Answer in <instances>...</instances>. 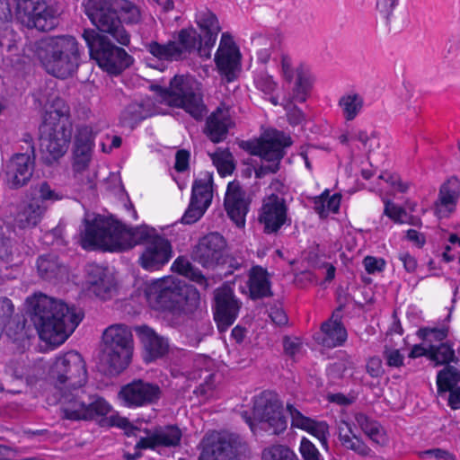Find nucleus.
Segmentation results:
<instances>
[{
    "label": "nucleus",
    "instance_id": "obj_1",
    "mask_svg": "<svg viewBox=\"0 0 460 460\" xmlns=\"http://www.w3.org/2000/svg\"><path fill=\"white\" fill-rule=\"evenodd\" d=\"M84 230L80 234L81 246L85 250L124 251L137 244L145 249L139 264L147 270H156L172 257L171 243L147 226L127 228L119 221L101 216L92 221L84 219Z\"/></svg>",
    "mask_w": 460,
    "mask_h": 460
},
{
    "label": "nucleus",
    "instance_id": "obj_2",
    "mask_svg": "<svg viewBox=\"0 0 460 460\" xmlns=\"http://www.w3.org/2000/svg\"><path fill=\"white\" fill-rule=\"evenodd\" d=\"M85 12L94 29H84L82 34L90 58L111 75H119L134 62V58L122 47L131 40L129 31L113 9V0H88Z\"/></svg>",
    "mask_w": 460,
    "mask_h": 460
},
{
    "label": "nucleus",
    "instance_id": "obj_3",
    "mask_svg": "<svg viewBox=\"0 0 460 460\" xmlns=\"http://www.w3.org/2000/svg\"><path fill=\"white\" fill-rule=\"evenodd\" d=\"M50 376L61 391L60 401L64 418L71 420H89L106 416L110 404L102 397L92 394L83 388L87 380L85 363L76 351L58 357Z\"/></svg>",
    "mask_w": 460,
    "mask_h": 460
},
{
    "label": "nucleus",
    "instance_id": "obj_4",
    "mask_svg": "<svg viewBox=\"0 0 460 460\" xmlns=\"http://www.w3.org/2000/svg\"><path fill=\"white\" fill-rule=\"evenodd\" d=\"M27 301L31 307V321L40 339L49 343H63L83 319L81 311L46 295H35Z\"/></svg>",
    "mask_w": 460,
    "mask_h": 460
},
{
    "label": "nucleus",
    "instance_id": "obj_5",
    "mask_svg": "<svg viewBox=\"0 0 460 460\" xmlns=\"http://www.w3.org/2000/svg\"><path fill=\"white\" fill-rule=\"evenodd\" d=\"M145 296L152 309L168 311L178 316L194 314L200 303L196 288L170 279L150 283L145 289Z\"/></svg>",
    "mask_w": 460,
    "mask_h": 460
},
{
    "label": "nucleus",
    "instance_id": "obj_6",
    "mask_svg": "<svg viewBox=\"0 0 460 460\" xmlns=\"http://www.w3.org/2000/svg\"><path fill=\"white\" fill-rule=\"evenodd\" d=\"M36 55L48 74L61 79L72 76L81 60L78 41L71 35L40 40L37 43Z\"/></svg>",
    "mask_w": 460,
    "mask_h": 460
},
{
    "label": "nucleus",
    "instance_id": "obj_7",
    "mask_svg": "<svg viewBox=\"0 0 460 460\" xmlns=\"http://www.w3.org/2000/svg\"><path fill=\"white\" fill-rule=\"evenodd\" d=\"M159 95L169 106L183 109L197 120L208 113L201 84L191 75H174L168 87H159Z\"/></svg>",
    "mask_w": 460,
    "mask_h": 460
},
{
    "label": "nucleus",
    "instance_id": "obj_8",
    "mask_svg": "<svg viewBox=\"0 0 460 460\" xmlns=\"http://www.w3.org/2000/svg\"><path fill=\"white\" fill-rule=\"evenodd\" d=\"M72 130V123L68 116L58 110L45 113L40 126V132L42 159L46 164H52L66 153Z\"/></svg>",
    "mask_w": 460,
    "mask_h": 460
},
{
    "label": "nucleus",
    "instance_id": "obj_9",
    "mask_svg": "<svg viewBox=\"0 0 460 460\" xmlns=\"http://www.w3.org/2000/svg\"><path fill=\"white\" fill-rule=\"evenodd\" d=\"M103 360L111 373H120L129 365L133 351L134 339L129 326L115 323L107 327L102 333Z\"/></svg>",
    "mask_w": 460,
    "mask_h": 460
},
{
    "label": "nucleus",
    "instance_id": "obj_10",
    "mask_svg": "<svg viewBox=\"0 0 460 460\" xmlns=\"http://www.w3.org/2000/svg\"><path fill=\"white\" fill-rule=\"evenodd\" d=\"M292 145L291 137L283 132L275 131L271 136L254 140L243 141L240 146L252 155H258L266 163L255 168V177L263 178L279 170L285 148Z\"/></svg>",
    "mask_w": 460,
    "mask_h": 460
},
{
    "label": "nucleus",
    "instance_id": "obj_11",
    "mask_svg": "<svg viewBox=\"0 0 460 460\" xmlns=\"http://www.w3.org/2000/svg\"><path fill=\"white\" fill-rule=\"evenodd\" d=\"M253 418L262 425L265 429L271 430L279 435L288 428V420L282 413V404L272 394L263 392L254 401Z\"/></svg>",
    "mask_w": 460,
    "mask_h": 460
},
{
    "label": "nucleus",
    "instance_id": "obj_12",
    "mask_svg": "<svg viewBox=\"0 0 460 460\" xmlns=\"http://www.w3.org/2000/svg\"><path fill=\"white\" fill-rule=\"evenodd\" d=\"M162 394L157 384L136 378L120 387L119 398L128 408H139L156 404Z\"/></svg>",
    "mask_w": 460,
    "mask_h": 460
},
{
    "label": "nucleus",
    "instance_id": "obj_13",
    "mask_svg": "<svg viewBox=\"0 0 460 460\" xmlns=\"http://www.w3.org/2000/svg\"><path fill=\"white\" fill-rule=\"evenodd\" d=\"M212 199L213 175L209 172H205L192 184L190 201L181 222L190 225L199 220L210 206Z\"/></svg>",
    "mask_w": 460,
    "mask_h": 460
},
{
    "label": "nucleus",
    "instance_id": "obj_14",
    "mask_svg": "<svg viewBox=\"0 0 460 460\" xmlns=\"http://www.w3.org/2000/svg\"><path fill=\"white\" fill-rule=\"evenodd\" d=\"M246 450L247 444L239 436L231 435L228 440L218 436L211 437L203 440L199 460H234Z\"/></svg>",
    "mask_w": 460,
    "mask_h": 460
},
{
    "label": "nucleus",
    "instance_id": "obj_15",
    "mask_svg": "<svg viewBox=\"0 0 460 460\" xmlns=\"http://www.w3.org/2000/svg\"><path fill=\"white\" fill-rule=\"evenodd\" d=\"M313 86L311 74L300 68L296 71V80L288 97L284 98L281 105L287 111L288 122L293 125H300L305 121L304 112L294 102H305L310 94Z\"/></svg>",
    "mask_w": 460,
    "mask_h": 460
},
{
    "label": "nucleus",
    "instance_id": "obj_16",
    "mask_svg": "<svg viewBox=\"0 0 460 460\" xmlns=\"http://www.w3.org/2000/svg\"><path fill=\"white\" fill-rule=\"evenodd\" d=\"M226 248V241L217 232H211L199 239L193 249L192 259L202 267L214 269L221 263Z\"/></svg>",
    "mask_w": 460,
    "mask_h": 460
},
{
    "label": "nucleus",
    "instance_id": "obj_17",
    "mask_svg": "<svg viewBox=\"0 0 460 460\" xmlns=\"http://www.w3.org/2000/svg\"><path fill=\"white\" fill-rule=\"evenodd\" d=\"M259 222L263 226V232L268 234H277L280 228L291 225L288 216V206L283 198L271 194L264 199L259 214Z\"/></svg>",
    "mask_w": 460,
    "mask_h": 460
},
{
    "label": "nucleus",
    "instance_id": "obj_18",
    "mask_svg": "<svg viewBox=\"0 0 460 460\" xmlns=\"http://www.w3.org/2000/svg\"><path fill=\"white\" fill-rule=\"evenodd\" d=\"M146 436L141 437L136 447L152 449L160 452L163 448L180 447L182 438L181 429L177 425L155 426L145 430Z\"/></svg>",
    "mask_w": 460,
    "mask_h": 460
},
{
    "label": "nucleus",
    "instance_id": "obj_19",
    "mask_svg": "<svg viewBox=\"0 0 460 460\" xmlns=\"http://www.w3.org/2000/svg\"><path fill=\"white\" fill-rule=\"evenodd\" d=\"M214 319L220 332H226L236 320L241 302L235 297L234 291L224 287L215 291Z\"/></svg>",
    "mask_w": 460,
    "mask_h": 460
},
{
    "label": "nucleus",
    "instance_id": "obj_20",
    "mask_svg": "<svg viewBox=\"0 0 460 460\" xmlns=\"http://www.w3.org/2000/svg\"><path fill=\"white\" fill-rule=\"evenodd\" d=\"M93 151L73 149L72 172L77 190L93 192L96 187V172L90 169Z\"/></svg>",
    "mask_w": 460,
    "mask_h": 460
},
{
    "label": "nucleus",
    "instance_id": "obj_21",
    "mask_svg": "<svg viewBox=\"0 0 460 460\" xmlns=\"http://www.w3.org/2000/svg\"><path fill=\"white\" fill-rule=\"evenodd\" d=\"M34 159L29 154H15L7 162L4 176L10 189L22 188L30 181L34 170Z\"/></svg>",
    "mask_w": 460,
    "mask_h": 460
},
{
    "label": "nucleus",
    "instance_id": "obj_22",
    "mask_svg": "<svg viewBox=\"0 0 460 460\" xmlns=\"http://www.w3.org/2000/svg\"><path fill=\"white\" fill-rule=\"evenodd\" d=\"M85 271L89 292L102 300L110 299L116 291V281L109 270L90 263L86 266Z\"/></svg>",
    "mask_w": 460,
    "mask_h": 460
},
{
    "label": "nucleus",
    "instance_id": "obj_23",
    "mask_svg": "<svg viewBox=\"0 0 460 460\" xmlns=\"http://www.w3.org/2000/svg\"><path fill=\"white\" fill-rule=\"evenodd\" d=\"M249 203L246 192L240 183L238 181L229 182L225 197V208L229 217L238 227H243L245 225Z\"/></svg>",
    "mask_w": 460,
    "mask_h": 460
},
{
    "label": "nucleus",
    "instance_id": "obj_24",
    "mask_svg": "<svg viewBox=\"0 0 460 460\" xmlns=\"http://www.w3.org/2000/svg\"><path fill=\"white\" fill-rule=\"evenodd\" d=\"M135 332L142 344L146 362H152L168 352V340L159 335L153 328L143 324L136 326Z\"/></svg>",
    "mask_w": 460,
    "mask_h": 460
},
{
    "label": "nucleus",
    "instance_id": "obj_25",
    "mask_svg": "<svg viewBox=\"0 0 460 460\" xmlns=\"http://www.w3.org/2000/svg\"><path fill=\"white\" fill-rule=\"evenodd\" d=\"M196 22L200 29L204 46L199 49L201 58H209L217 35L221 30L218 20L211 11L205 9L196 13Z\"/></svg>",
    "mask_w": 460,
    "mask_h": 460
},
{
    "label": "nucleus",
    "instance_id": "obj_26",
    "mask_svg": "<svg viewBox=\"0 0 460 460\" xmlns=\"http://www.w3.org/2000/svg\"><path fill=\"white\" fill-rule=\"evenodd\" d=\"M287 411L291 418V427L303 429L317 438L322 446L328 449L329 426L325 421H318L305 416L292 404L287 405Z\"/></svg>",
    "mask_w": 460,
    "mask_h": 460
},
{
    "label": "nucleus",
    "instance_id": "obj_27",
    "mask_svg": "<svg viewBox=\"0 0 460 460\" xmlns=\"http://www.w3.org/2000/svg\"><path fill=\"white\" fill-rule=\"evenodd\" d=\"M459 197L460 181L451 177L440 187L438 199L435 202L436 213L439 217H448L455 210Z\"/></svg>",
    "mask_w": 460,
    "mask_h": 460
},
{
    "label": "nucleus",
    "instance_id": "obj_28",
    "mask_svg": "<svg viewBox=\"0 0 460 460\" xmlns=\"http://www.w3.org/2000/svg\"><path fill=\"white\" fill-rule=\"evenodd\" d=\"M231 124L228 109L218 107L207 119L205 132L212 142L219 143L226 138Z\"/></svg>",
    "mask_w": 460,
    "mask_h": 460
},
{
    "label": "nucleus",
    "instance_id": "obj_29",
    "mask_svg": "<svg viewBox=\"0 0 460 460\" xmlns=\"http://www.w3.org/2000/svg\"><path fill=\"white\" fill-rule=\"evenodd\" d=\"M59 10L57 4L46 2L43 6L36 10L23 23L29 28H35L38 31H49L58 24Z\"/></svg>",
    "mask_w": 460,
    "mask_h": 460
},
{
    "label": "nucleus",
    "instance_id": "obj_30",
    "mask_svg": "<svg viewBox=\"0 0 460 460\" xmlns=\"http://www.w3.org/2000/svg\"><path fill=\"white\" fill-rule=\"evenodd\" d=\"M250 297L253 300L272 296L269 273L261 266H253L248 273Z\"/></svg>",
    "mask_w": 460,
    "mask_h": 460
},
{
    "label": "nucleus",
    "instance_id": "obj_31",
    "mask_svg": "<svg viewBox=\"0 0 460 460\" xmlns=\"http://www.w3.org/2000/svg\"><path fill=\"white\" fill-rule=\"evenodd\" d=\"M340 307L332 314L331 320L322 324V331L324 334L323 343L329 348L342 345L347 340V331L341 322L339 312Z\"/></svg>",
    "mask_w": 460,
    "mask_h": 460
},
{
    "label": "nucleus",
    "instance_id": "obj_32",
    "mask_svg": "<svg viewBox=\"0 0 460 460\" xmlns=\"http://www.w3.org/2000/svg\"><path fill=\"white\" fill-rule=\"evenodd\" d=\"M46 208L40 199H33L18 211L15 222L20 228L33 227L40 221Z\"/></svg>",
    "mask_w": 460,
    "mask_h": 460
},
{
    "label": "nucleus",
    "instance_id": "obj_33",
    "mask_svg": "<svg viewBox=\"0 0 460 460\" xmlns=\"http://www.w3.org/2000/svg\"><path fill=\"white\" fill-rule=\"evenodd\" d=\"M174 41L178 49L181 50V59L186 58L195 50L199 54V49L204 46L203 38L194 28L181 29Z\"/></svg>",
    "mask_w": 460,
    "mask_h": 460
},
{
    "label": "nucleus",
    "instance_id": "obj_34",
    "mask_svg": "<svg viewBox=\"0 0 460 460\" xmlns=\"http://www.w3.org/2000/svg\"><path fill=\"white\" fill-rule=\"evenodd\" d=\"M37 270L40 278L52 280L66 274V267L58 261L55 254L40 256L37 261Z\"/></svg>",
    "mask_w": 460,
    "mask_h": 460
},
{
    "label": "nucleus",
    "instance_id": "obj_35",
    "mask_svg": "<svg viewBox=\"0 0 460 460\" xmlns=\"http://www.w3.org/2000/svg\"><path fill=\"white\" fill-rule=\"evenodd\" d=\"M339 440L345 448L352 450L359 456H367L370 455L371 449L360 438L353 433L348 422H343L339 426Z\"/></svg>",
    "mask_w": 460,
    "mask_h": 460
},
{
    "label": "nucleus",
    "instance_id": "obj_36",
    "mask_svg": "<svg viewBox=\"0 0 460 460\" xmlns=\"http://www.w3.org/2000/svg\"><path fill=\"white\" fill-rule=\"evenodd\" d=\"M147 51L160 60L179 61L181 59V50L178 49L173 40H169L165 44H160L157 41H151L146 45Z\"/></svg>",
    "mask_w": 460,
    "mask_h": 460
},
{
    "label": "nucleus",
    "instance_id": "obj_37",
    "mask_svg": "<svg viewBox=\"0 0 460 460\" xmlns=\"http://www.w3.org/2000/svg\"><path fill=\"white\" fill-rule=\"evenodd\" d=\"M342 116L347 121L353 120L364 106L363 97L357 93H349L342 95L338 102Z\"/></svg>",
    "mask_w": 460,
    "mask_h": 460
},
{
    "label": "nucleus",
    "instance_id": "obj_38",
    "mask_svg": "<svg viewBox=\"0 0 460 460\" xmlns=\"http://www.w3.org/2000/svg\"><path fill=\"white\" fill-rule=\"evenodd\" d=\"M99 129H94L86 124L77 125L75 128L73 149L93 151L94 138Z\"/></svg>",
    "mask_w": 460,
    "mask_h": 460
},
{
    "label": "nucleus",
    "instance_id": "obj_39",
    "mask_svg": "<svg viewBox=\"0 0 460 460\" xmlns=\"http://www.w3.org/2000/svg\"><path fill=\"white\" fill-rule=\"evenodd\" d=\"M151 115L150 110L141 102H131L120 115V121L124 126L134 128L138 122Z\"/></svg>",
    "mask_w": 460,
    "mask_h": 460
},
{
    "label": "nucleus",
    "instance_id": "obj_40",
    "mask_svg": "<svg viewBox=\"0 0 460 460\" xmlns=\"http://www.w3.org/2000/svg\"><path fill=\"white\" fill-rule=\"evenodd\" d=\"M172 269L175 272L188 278L200 286H203L204 288L208 286L207 279L202 272L199 269L195 268L191 262L184 257H178L172 263Z\"/></svg>",
    "mask_w": 460,
    "mask_h": 460
},
{
    "label": "nucleus",
    "instance_id": "obj_41",
    "mask_svg": "<svg viewBox=\"0 0 460 460\" xmlns=\"http://www.w3.org/2000/svg\"><path fill=\"white\" fill-rule=\"evenodd\" d=\"M355 420L362 431L375 443L383 444L384 431L380 424L364 413H358Z\"/></svg>",
    "mask_w": 460,
    "mask_h": 460
},
{
    "label": "nucleus",
    "instance_id": "obj_42",
    "mask_svg": "<svg viewBox=\"0 0 460 460\" xmlns=\"http://www.w3.org/2000/svg\"><path fill=\"white\" fill-rule=\"evenodd\" d=\"M460 382V370L456 367L447 365L437 376L438 392L439 394L447 392Z\"/></svg>",
    "mask_w": 460,
    "mask_h": 460
},
{
    "label": "nucleus",
    "instance_id": "obj_43",
    "mask_svg": "<svg viewBox=\"0 0 460 460\" xmlns=\"http://www.w3.org/2000/svg\"><path fill=\"white\" fill-rule=\"evenodd\" d=\"M252 42L254 47L259 48L258 50V60L266 64L271 56V49L277 48L280 41L277 37H268L264 35H256L252 37Z\"/></svg>",
    "mask_w": 460,
    "mask_h": 460
},
{
    "label": "nucleus",
    "instance_id": "obj_44",
    "mask_svg": "<svg viewBox=\"0 0 460 460\" xmlns=\"http://www.w3.org/2000/svg\"><path fill=\"white\" fill-rule=\"evenodd\" d=\"M429 359L436 362V365L456 362L455 351L447 343H441L438 346L429 345Z\"/></svg>",
    "mask_w": 460,
    "mask_h": 460
},
{
    "label": "nucleus",
    "instance_id": "obj_45",
    "mask_svg": "<svg viewBox=\"0 0 460 460\" xmlns=\"http://www.w3.org/2000/svg\"><path fill=\"white\" fill-rule=\"evenodd\" d=\"M261 458L262 460H298L295 452L284 445H274L265 448Z\"/></svg>",
    "mask_w": 460,
    "mask_h": 460
},
{
    "label": "nucleus",
    "instance_id": "obj_46",
    "mask_svg": "<svg viewBox=\"0 0 460 460\" xmlns=\"http://www.w3.org/2000/svg\"><path fill=\"white\" fill-rule=\"evenodd\" d=\"M238 50L217 49L215 61L218 68L225 73L234 70L237 64Z\"/></svg>",
    "mask_w": 460,
    "mask_h": 460
},
{
    "label": "nucleus",
    "instance_id": "obj_47",
    "mask_svg": "<svg viewBox=\"0 0 460 460\" xmlns=\"http://www.w3.org/2000/svg\"><path fill=\"white\" fill-rule=\"evenodd\" d=\"M341 204V195L333 194L329 196V191L325 190L321 196L317 197L314 201V208L322 214L324 211L338 212Z\"/></svg>",
    "mask_w": 460,
    "mask_h": 460
},
{
    "label": "nucleus",
    "instance_id": "obj_48",
    "mask_svg": "<svg viewBox=\"0 0 460 460\" xmlns=\"http://www.w3.org/2000/svg\"><path fill=\"white\" fill-rule=\"evenodd\" d=\"M115 4H117V6L124 14V20L127 24H137L141 21V13L136 4L127 0H113L114 10Z\"/></svg>",
    "mask_w": 460,
    "mask_h": 460
},
{
    "label": "nucleus",
    "instance_id": "obj_49",
    "mask_svg": "<svg viewBox=\"0 0 460 460\" xmlns=\"http://www.w3.org/2000/svg\"><path fill=\"white\" fill-rule=\"evenodd\" d=\"M214 165L221 176L231 174L234 169L232 155L228 152H217L211 155Z\"/></svg>",
    "mask_w": 460,
    "mask_h": 460
},
{
    "label": "nucleus",
    "instance_id": "obj_50",
    "mask_svg": "<svg viewBox=\"0 0 460 460\" xmlns=\"http://www.w3.org/2000/svg\"><path fill=\"white\" fill-rule=\"evenodd\" d=\"M351 139L359 141L366 152L370 153L375 147L379 146L377 134L375 130H358L353 133Z\"/></svg>",
    "mask_w": 460,
    "mask_h": 460
},
{
    "label": "nucleus",
    "instance_id": "obj_51",
    "mask_svg": "<svg viewBox=\"0 0 460 460\" xmlns=\"http://www.w3.org/2000/svg\"><path fill=\"white\" fill-rule=\"evenodd\" d=\"M17 13L22 20H26L36 10L40 9L45 4L46 0H15Z\"/></svg>",
    "mask_w": 460,
    "mask_h": 460
},
{
    "label": "nucleus",
    "instance_id": "obj_52",
    "mask_svg": "<svg viewBox=\"0 0 460 460\" xmlns=\"http://www.w3.org/2000/svg\"><path fill=\"white\" fill-rule=\"evenodd\" d=\"M6 334L9 338L14 341H22L26 338L27 332L25 330V320L20 317L14 318L12 321L7 322Z\"/></svg>",
    "mask_w": 460,
    "mask_h": 460
},
{
    "label": "nucleus",
    "instance_id": "obj_53",
    "mask_svg": "<svg viewBox=\"0 0 460 460\" xmlns=\"http://www.w3.org/2000/svg\"><path fill=\"white\" fill-rule=\"evenodd\" d=\"M400 0H376V10L379 16L384 19L386 24L391 22L394 12L399 4Z\"/></svg>",
    "mask_w": 460,
    "mask_h": 460
},
{
    "label": "nucleus",
    "instance_id": "obj_54",
    "mask_svg": "<svg viewBox=\"0 0 460 460\" xmlns=\"http://www.w3.org/2000/svg\"><path fill=\"white\" fill-rule=\"evenodd\" d=\"M417 456L422 460H456L453 453L439 447L419 451Z\"/></svg>",
    "mask_w": 460,
    "mask_h": 460
},
{
    "label": "nucleus",
    "instance_id": "obj_55",
    "mask_svg": "<svg viewBox=\"0 0 460 460\" xmlns=\"http://www.w3.org/2000/svg\"><path fill=\"white\" fill-rule=\"evenodd\" d=\"M384 214L394 223L404 224L406 222V210L390 200L385 201Z\"/></svg>",
    "mask_w": 460,
    "mask_h": 460
},
{
    "label": "nucleus",
    "instance_id": "obj_56",
    "mask_svg": "<svg viewBox=\"0 0 460 460\" xmlns=\"http://www.w3.org/2000/svg\"><path fill=\"white\" fill-rule=\"evenodd\" d=\"M448 333V329L446 327L443 328H421L418 331V336L428 341H441L447 338Z\"/></svg>",
    "mask_w": 460,
    "mask_h": 460
},
{
    "label": "nucleus",
    "instance_id": "obj_57",
    "mask_svg": "<svg viewBox=\"0 0 460 460\" xmlns=\"http://www.w3.org/2000/svg\"><path fill=\"white\" fill-rule=\"evenodd\" d=\"M300 68H303L310 74V72L302 66L294 70L291 58L286 54L281 55V75L287 83L290 84L293 79H295V81L296 80V71Z\"/></svg>",
    "mask_w": 460,
    "mask_h": 460
},
{
    "label": "nucleus",
    "instance_id": "obj_58",
    "mask_svg": "<svg viewBox=\"0 0 460 460\" xmlns=\"http://www.w3.org/2000/svg\"><path fill=\"white\" fill-rule=\"evenodd\" d=\"M255 84L257 88L265 94L272 93L277 88V83L273 80V77L267 73L258 75L255 79Z\"/></svg>",
    "mask_w": 460,
    "mask_h": 460
},
{
    "label": "nucleus",
    "instance_id": "obj_59",
    "mask_svg": "<svg viewBox=\"0 0 460 460\" xmlns=\"http://www.w3.org/2000/svg\"><path fill=\"white\" fill-rule=\"evenodd\" d=\"M299 450L304 460H320V453L318 449L309 439L305 438H302Z\"/></svg>",
    "mask_w": 460,
    "mask_h": 460
},
{
    "label": "nucleus",
    "instance_id": "obj_60",
    "mask_svg": "<svg viewBox=\"0 0 460 460\" xmlns=\"http://www.w3.org/2000/svg\"><path fill=\"white\" fill-rule=\"evenodd\" d=\"M383 356L389 367H399L403 365V355L397 349L385 346Z\"/></svg>",
    "mask_w": 460,
    "mask_h": 460
},
{
    "label": "nucleus",
    "instance_id": "obj_61",
    "mask_svg": "<svg viewBox=\"0 0 460 460\" xmlns=\"http://www.w3.org/2000/svg\"><path fill=\"white\" fill-rule=\"evenodd\" d=\"M385 261L382 258L367 256L363 260V265L368 274L382 272L385 268Z\"/></svg>",
    "mask_w": 460,
    "mask_h": 460
},
{
    "label": "nucleus",
    "instance_id": "obj_62",
    "mask_svg": "<svg viewBox=\"0 0 460 460\" xmlns=\"http://www.w3.org/2000/svg\"><path fill=\"white\" fill-rule=\"evenodd\" d=\"M207 376H205L204 383H201L199 387L195 390V394L198 396H201L204 399H207L212 395L213 389L215 387L214 378L215 375L212 373L206 372Z\"/></svg>",
    "mask_w": 460,
    "mask_h": 460
},
{
    "label": "nucleus",
    "instance_id": "obj_63",
    "mask_svg": "<svg viewBox=\"0 0 460 460\" xmlns=\"http://www.w3.org/2000/svg\"><path fill=\"white\" fill-rule=\"evenodd\" d=\"M13 305L12 301L7 297H0V326L7 324L13 313Z\"/></svg>",
    "mask_w": 460,
    "mask_h": 460
},
{
    "label": "nucleus",
    "instance_id": "obj_64",
    "mask_svg": "<svg viewBox=\"0 0 460 460\" xmlns=\"http://www.w3.org/2000/svg\"><path fill=\"white\" fill-rule=\"evenodd\" d=\"M269 316L271 319V321L279 326H284L288 322V318L286 312L279 305H270L269 309Z\"/></svg>",
    "mask_w": 460,
    "mask_h": 460
}]
</instances>
